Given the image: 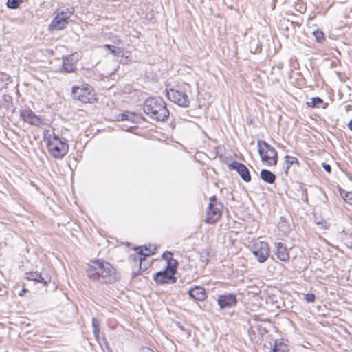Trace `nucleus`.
Wrapping results in <instances>:
<instances>
[{
    "label": "nucleus",
    "mask_w": 352,
    "mask_h": 352,
    "mask_svg": "<svg viewBox=\"0 0 352 352\" xmlns=\"http://www.w3.org/2000/svg\"><path fill=\"white\" fill-rule=\"evenodd\" d=\"M88 277L93 281L109 284L116 280L115 268L109 262L101 259L91 261L87 266Z\"/></svg>",
    "instance_id": "nucleus-1"
},
{
    "label": "nucleus",
    "mask_w": 352,
    "mask_h": 352,
    "mask_svg": "<svg viewBox=\"0 0 352 352\" xmlns=\"http://www.w3.org/2000/svg\"><path fill=\"white\" fill-rule=\"evenodd\" d=\"M144 111L157 121H164L169 116L165 102L161 98H149L144 104Z\"/></svg>",
    "instance_id": "nucleus-2"
},
{
    "label": "nucleus",
    "mask_w": 352,
    "mask_h": 352,
    "mask_svg": "<svg viewBox=\"0 0 352 352\" xmlns=\"http://www.w3.org/2000/svg\"><path fill=\"white\" fill-rule=\"evenodd\" d=\"M135 252L131 254L129 261L133 267L134 276L138 275L141 271L146 270L149 266V262L146 261V257L153 254V252L147 248L143 249L142 247L136 248Z\"/></svg>",
    "instance_id": "nucleus-3"
},
{
    "label": "nucleus",
    "mask_w": 352,
    "mask_h": 352,
    "mask_svg": "<svg viewBox=\"0 0 352 352\" xmlns=\"http://www.w3.org/2000/svg\"><path fill=\"white\" fill-rule=\"evenodd\" d=\"M47 147L50 155L54 158L61 159L68 152V144L61 140L58 135L53 133V137L50 135L47 138Z\"/></svg>",
    "instance_id": "nucleus-4"
},
{
    "label": "nucleus",
    "mask_w": 352,
    "mask_h": 352,
    "mask_svg": "<svg viewBox=\"0 0 352 352\" xmlns=\"http://www.w3.org/2000/svg\"><path fill=\"white\" fill-rule=\"evenodd\" d=\"M258 151L261 161L267 166H275L278 162V155L276 149L267 142L262 140L257 142Z\"/></svg>",
    "instance_id": "nucleus-5"
},
{
    "label": "nucleus",
    "mask_w": 352,
    "mask_h": 352,
    "mask_svg": "<svg viewBox=\"0 0 352 352\" xmlns=\"http://www.w3.org/2000/svg\"><path fill=\"white\" fill-rule=\"evenodd\" d=\"M72 96L76 100L84 103H94L96 101L92 87L87 84L73 87Z\"/></svg>",
    "instance_id": "nucleus-6"
},
{
    "label": "nucleus",
    "mask_w": 352,
    "mask_h": 352,
    "mask_svg": "<svg viewBox=\"0 0 352 352\" xmlns=\"http://www.w3.org/2000/svg\"><path fill=\"white\" fill-rule=\"evenodd\" d=\"M223 208V204L215 196L211 197L206 210V223L212 224L218 221L221 217Z\"/></svg>",
    "instance_id": "nucleus-7"
},
{
    "label": "nucleus",
    "mask_w": 352,
    "mask_h": 352,
    "mask_svg": "<svg viewBox=\"0 0 352 352\" xmlns=\"http://www.w3.org/2000/svg\"><path fill=\"white\" fill-rule=\"evenodd\" d=\"M185 87L186 85L184 87L179 86L177 89H170L166 93L170 100L184 107H188L190 104L189 97L185 91Z\"/></svg>",
    "instance_id": "nucleus-8"
},
{
    "label": "nucleus",
    "mask_w": 352,
    "mask_h": 352,
    "mask_svg": "<svg viewBox=\"0 0 352 352\" xmlns=\"http://www.w3.org/2000/svg\"><path fill=\"white\" fill-rule=\"evenodd\" d=\"M74 9L67 8L65 10L58 12L57 15L53 19L50 28L53 30H63L67 23L68 19L73 14Z\"/></svg>",
    "instance_id": "nucleus-9"
},
{
    "label": "nucleus",
    "mask_w": 352,
    "mask_h": 352,
    "mask_svg": "<svg viewBox=\"0 0 352 352\" xmlns=\"http://www.w3.org/2000/svg\"><path fill=\"white\" fill-rule=\"evenodd\" d=\"M175 274V269L170 266V262L169 261L166 269L164 271L157 272L153 278L158 284L173 283L176 281L174 276Z\"/></svg>",
    "instance_id": "nucleus-10"
},
{
    "label": "nucleus",
    "mask_w": 352,
    "mask_h": 352,
    "mask_svg": "<svg viewBox=\"0 0 352 352\" xmlns=\"http://www.w3.org/2000/svg\"><path fill=\"white\" fill-rule=\"evenodd\" d=\"M252 251L259 263L265 262L270 256V248L266 242H255L252 245Z\"/></svg>",
    "instance_id": "nucleus-11"
},
{
    "label": "nucleus",
    "mask_w": 352,
    "mask_h": 352,
    "mask_svg": "<svg viewBox=\"0 0 352 352\" xmlns=\"http://www.w3.org/2000/svg\"><path fill=\"white\" fill-rule=\"evenodd\" d=\"M20 116L23 121L32 125L39 126L44 123L43 120L41 117L36 116L30 109L21 110L20 111Z\"/></svg>",
    "instance_id": "nucleus-12"
},
{
    "label": "nucleus",
    "mask_w": 352,
    "mask_h": 352,
    "mask_svg": "<svg viewBox=\"0 0 352 352\" xmlns=\"http://www.w3.org/2000/svg\"><path fill=\"white\" fill-rule=\"evenodd\" d=\"M217 302L221 309L230 308L236 305L237 300L233 294H222L218 296Z\"/></svg>",
    "instance_id": "nucleus-13"
},
{
    "label": "nucleus",
    "mask_w": 352,
    "mask_h": 352,
    "mask_svg": "<svg viewBox=\"0 0 352 352\" xmlns=\"http://www.w3.org/2000/svg\"><path fill=\"white\" fill-rule=\"evenodd\" d=\"M229 168L232 170H236L243 180L245 182H250L251 176L249 170L243 164L235 162L230 164Z\"/></svg>",
    "instance_id": "nucleus-14"
},
{
    "label": "nucleus",
    "mask_w": 352,
    "mask_h": 352,
    "mask_svg": "<svg viewBox=\"0 0 352 352\" xmlns=\"http://www.w3.org/2000/svg\"><path fill=\"white\" fill-rule=\"evenodd\" d=\"M274 252L276 257L282 261H287L289 259L288 249L282 242L274 243Z\"/></svg>",
    "instance_id": "nucleus-15"
},
{
    "label": "nucleus",
    "mask_w": 352,
    "mask_h": 352,
    "mask_svg": "<svg viewBox=\"0 0 352 352\" xmlns=\"http://www.w3.org/2000/svg\"><path fill=\"white\" fill-rule=\"evenodd\" d=\"M25 278L30 280H34L35 282L41 283L43 285H46L50 282V277L47 275H42L41 272H30L25 274Z\"/></svg>",
    "instance_id": "nucleus-16"
},
{
    "label": "nucleus",
    "mask_w": 352,
    "mask_h": 352,
    "mask_svg": "<svg viewBox=\"0 0 352 352\" xmlns=\"http://www.w3.org/2000/svg\"><path fill=\"white\" fill-rule=\"evenodd\" d=\"M188 294L192 299L198 301H203L207 297L205 289L201 286H195L190 289Z\"/></svg>",
    "instance_id": "nucleus-17"
},
{
    "label": "nucleus",
    "mask_w": 352,
    "mask_h": 352,
    "mask_svg": "<svg viewBox=\"0 0 352 352\" xmlns=\"http://www.w3.org/2000/svg\"><path fill=\"white\" fill-rule=\"evenodd\" d=\"M78 60V57H74V55L63 57V69L65 72H73L75 69V64Z\"/></svg>",
    "instance_id": "nucleus-18"
},
{
    "label": "nucleus",
    "mask_w": 352,
    "mask_h": 352,
    "mask_svg": "<svg viewBox=\"0 0 352 352\" xmlns=\"http://www.w3.org/2000/svg\"><path fill=\"white\" fill-rule=\"evenodd\" d=\"M261 178L266 183L273 184L276 180V175L269 170L263 169L260 173Z\"/></svg>",
    "instance_id": "nucleus-19"
},
{
    "label": "nucleus",
    "mask_w": 352,
    "mask_h": 352,
    "mask_svg": "<svg viewBox=\"0 0 352 352\" xmlns=\"http://www.w3.org/2000/svg\"><path fill=\"white\" fill-rule=\"evenodd\" d=\"M285 162L287 164L286 170H285L286 172H287L288 169L293 164H296L298 167L300 166V162L296 157L287 155V156H285Z\"/></svg>",
    "instance_id": "nucleus-20"
},
{
    "label": "nucleus",
    "mask_w": 352,
    "mask_h": 352,
    "mask_svg": "<svg viewBox=\"0 0 352 352\" xmlns=\"http://www.w3.org/2000/svg\"><path fill=\"white\" fill-rule=\"evenodd\" d=\"M269 352H287V347L283 342L276 341Z\"/></svg>",
    "instance_id": "nucleus-21"
},
{
    "label": "nucleus",
    "mask_w": 352,
    "mask_h": 352,
    "mask_svg": "<svg viewBox=\"0 0 352 352\" xmlns=\"http://www.w3.org/2000/svg\"><path fill=\"white\" fill-rule=\"evenodd\" d=\"M323 104V100L319 97L311 98V102H307V105L310 107H320Z\"/></svg>",
    "instance_id": "nucleus-22"
},
{
    "label": "nucleus",
    "mask_w": 352,
    "mask_h": 352,
    "mask_svg": "<svg viewBox=\"0 0 352 352\" xmlns=\"http://www.w3.org/2000/svg\"><path fill=\"white\" fill-rule=\"evenodd\" d=\"M104 47L109 49L111 51V54L117 56H118L120 54L122 53V50L120 48L116 47L111 45L106 44L104 45Z\"/></svg>",
    "instance_id": "nucleus-23"
},
{
    "label": "nucleus",
    "mask_w": 352,
    "mask_h": 352,
    "mask_svg": "<svg viewBox=\"0 0 352 352\" xmlns=\"http://www.w3.org/2000/svg\"><path fill=\"white\" fill-rule=\"evenodd\" d=\"M313 34L318 43H322L325 39L324 34L322 31L316 30Z\"/></svg>",
    "instance_id": "nucleus-24"
},
{
    "label": "nucleus",
    "mask_w": 352,
    "mask_h": 352,
    "mask_svg": "<svg viewBox=\"0 0 352 352\" xmlns=\"http://www.w3.org/2000/svg\"><path fill=\"white\" fill-rule=\"evenodd\" d=\"M21 0H8V6L10 8L15 9L19 7Z\"/></svg>",
    "instance_id": "nucleus-25"
},
{
    "label": "nucleus",
    "mask_w": 352,
    "mask_h": 352,
    "mask_svg": "<svg viewBox=\"0 0 352 352\" xmlns=\"http://www.w3.org/2000/svg\"><path fill=\"white\" fill-rule=\"evenodd\" d=\"M92 327L94 335L98 336L99 333L98 321L95 318H92Z\"/></svg>",
    "instance_id": "nucleus-26"
},
{
    "label": "nucleus",
    "mask_w": 352,
    "mask_h": 352,
    "mask_svg": "<svg viewBox=\"0 0 352 352\" xmlns=\"http://www.w3.org/2000/svg\"><path fill=\"white\" fill-rule=\"evenodd\" d=\"M305 300L307 302H311L315 300V295L314 294H305Z\"/></svg>",
    "instance_id": "nucleus-27"
},
{
    "label": "nucleus",
    "mask_w": 352,
    "mask_h": 352,
    "mask_svg": "<svg viewBox=\"0 0 352 352\" xmlns=\"http://www.w3.org/2000/svg\"><path fill=\"white\" fill-rule=\"evenodd\" d=\"M133 115H128L125 113H122L120 115V120H129L131 118L133 117Z\"/></svg>",
    "instance_id": "nucleus-28"
},
{
    "label": "nucleus",
    "mask_w": 352,
    "mask_h": 352,
    "mask_svg": "<svg viewBox=\"0 0 352 352\" xmlns=\"http://www.w3.org/2000/svg\"><path fill=\"white\" fill-rule=\"evenodd\" d=\"M322 167L323 168L329 173H331V167L329 164H325V163H322Z\"/></svg>",
    "instance_id": "nucleus-29"
},
{
    "label": "nucleus",
    "mask_w": 352,
    "mask_h": 352,
    "mask_svg": "<svg viewBox=\"0 0 352 352\" xmlns=\"http://www.w3.org/2000/svg\"><path fill=\"white\" fill-rule=\"evenodd\" d=\"M345 199L352 201V192H347L345 196Z\"/></svg>",
    "instance_id": "nucleus-30"
},
{
    "label": "nucleus",
    "mask_w": 352,
    "mask_h": 352,
    "mask_svg": "<svg viewBox=\"0 0 352 352\" xmlns=\"http://www.w3.org/2000/svg\"><path fill=\"white\" fill-rule=\"evenodd\" d=\"M163 256L166 258V259H169L172 256V254L169 252H167L166 253H164L163 254Z\"/></svg>",
    "instance_id": "nucleus-31"
},
{
    "label": "nucleus",
    "mask_w": 352,
    "mask_h": 352,
    "mask_svg": "<svg viewBox=\"0 0 352 352\" xmlns=\"http://www.w3.org/2000/svg\"><path fill=\"white\" fill-rule=\"evenodd\" d=\"M26 289L25 288H23L21 292H19V296H23L26 293Z\"/></svg>",
    "instance_id": "nucleus-32"
},
{
    "label": "nucleus",
    "mask_w": 352,
    "mask_h": 352,
    "mask_svg": "<svg viewBox=\"0 0 352 352\" xmlns=\"http://www.w3.org/2000/svg\"><path fill=\"white\" fill-rule=\"evenodd\" d=\"M348 128L352 131V120L347 124Z\"/></svg>",
    "instance_id": "nucleus-33"
},
{
    "label": "nucleus",
    "mask_w": 352,
    "mask_h": 352,
    "mask_svg": "<svg viewBox=\"0 0 352 352\" xmlns=\"http://www.w3.org/2000/svg\"><path fill=\"white\" fill-rule=\"evenodd\" d=\"M131 129H133V126H130L129 129H126V131H129L131 130Z\"/></svg>",
    "instance_id": "nucleus-34"
}]
</instances>
